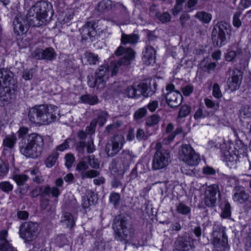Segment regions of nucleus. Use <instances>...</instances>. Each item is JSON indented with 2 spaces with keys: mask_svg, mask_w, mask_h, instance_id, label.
Returning <instances> with one entry per match:
<instances>
[{
  "mask_svg": "<svg viewBox=\"0 0 251 251\" xmlns=\"http://www.w3.org/2000/svg\"><path fill=\"white\" fill-rule=\"evenodd\" d=\"M27 127H21L17 133L19 138H22L19 143L20 152L27 158H34L41 154L44 148V139L42 136L33 133L24 137L28 133Z\"/></svg>",
  "mask_w": 251,
  "mask_h": 251,
  "instance_id": "f257e3e1",
  "label": "nucleus"
},
{
  "mask_svg": "<svg viewBox=\"0 0 251 251\" xmlns=\"http://www.w3.org/2000/svg\"><path fill=\"white\" fill-rule=\"evenodd\" d=\"M58 108L55 105H41L31 108L28 113V119L33 124L48 125L55 121Z\"/></svg>",
  "mask_w": 251,
  "mask_h": 251,
  "instance_id": "f03ea898",
  "label": "nucleus"
},
{
  "mask_svg": "<svg viewBox=\"0 0 251 251\" xmlns=\"http://www.w3.org/2000/svg\"><path fill=\"white\" fill-rule=\"evenodd\" d=\"M121 64H104L100 66L96 72V78L88 77V84L91 88L101 89L104 87L109 74L111 76L116 75Z\"/></svg>",
  "mask_w": 251,
  "mask_h": 251,
  "instance_id": "7ed1b4c3",
  "label": "nucleus"
},
{
  "mask_svg": "<svg viewBox=\"0 0 251 251\" xmlns=\"http://www.w3.org/2000/svg\"><path fill=\"white\" fill-rule=\"evenodd\" d=\"M156 151L153 157L151 166L154 170L164 169L171 162L170 152L168 150L163 149L162 144L158 142L155 147Z\"/></svg>",
  "mask_w": 251,
  "mask_h": 251,
  "instance_id": "20e7f679",
  "label": "nucleus"
},
{
  "mask_svg": "<svg viewBox=\"0 0 251 251\" xmlns=\"http://www.w3.org/2000/svg\"><path fill=\"white\" fill-rule=\"evenodd\" d=\"M231 26L227 23L221 22L217 24L212 31V40L214 44L218 47L225 45L226 43V35L230 34Z\"/></svg>",
  "mask_w": 251,
  "mask_h": 251,
  "instance_id": "39448f33",
  "label": "nucleus"
},
{
  "mask_svg": "<svg viewBox=\"0 0 251 251\" xmlns=\"http://www.w3.org/2000/svg\"><path fill=\"white\" fill-rule=\"evenodd\" d=\"M39 233L38 225L36 223L26 222L20 226L19 234L25 243H29L35 240Z\"/></svg>",
  "mask_w": 251,
  "mask_h": 251,
  "instance_id": "423d86ee",
  "label": "nucleus"
},
{
  "mask_svg": "<svg viewBox=\"0 0 251 251\" xmlns=\"http://www.w3.org/2000/svg\"><path fill=\"white\" fill-rule=\"evenodd\" d=\"M211 240L215 251L224 250L227 245V238L224 228L214 224Z\"/></svg>",
  "mask_w": 251,
  "mask_h": 251,
  "instance_id": "0eeeda50",
  "label": "nucleus"
},
{
  "mask_svg": "<svg viewBox=\"0 0 251 251\" xmlns=\"http://www.w3.org/2000/svg\"><path fill=\"white\" fill-rule=\"evenodd\" d=\"M179 156L180 159L190 166H196L200 161L199 155L189 145L185 144L181 146L179 151Z\"/></svg>",
  "mask_w": 251,
  "mask_h": 251,
  "instance_id": "6e6552de",
  "label": "nucleus"
},
{
  "mask_svg": "<svg viewBox=\"0 0 251 251\" xmlns=\"http://www.w3.org/2000/svg\"><path fill=\"white\" fill-rule=\"evenodd\" d=\"M127 221L124 218L114 220L113 228L115 232V238L120 241L126 242L130 237L131 230L127 226Z\"/></svg>",
  "mask_w": 251,
  "mask_h": 251,
  "instance_id": "1a4fd4ad",
  "label": "nucleus"
},
{
  "mask_svg": "<svg viewBox=\"0 0 251 251\" xmlns=\"http://www.w3.org/2000/svg\"><path fill=\"white\" fill-rule=\"evenodd\" d=\"M52 6L46 1H39L32 6L28 12L29 17H35L39 21L45 19L48 16V13L51 10Z\"/></svg>",
  "mask_w": 251,
  "mask_h": 251,
  "instance_id": "9d476101",
  "label": "nucleus"
},
{
  "mask_svg": "<svg viewBox=\"0 0 251 251\" xmlns=\"http://www.w3.org/2000/svg\"><path fill=\"white\" fill-rule=\"evenodd\" d=\"M125 143V139L124 136L115 135L111 139V143L106 145L105 151L107 155L110 157L116 155L123 148Z\"/></svg>",
  "mask_w": 251,
  "mask_h": 251,
  "instance_id": "9b49d317",
  "label": "nucleus"
},
{
  "mask_svg": "<svg viewBox=\"0 0 251 251\" xmlns=\"http://www.w3.org/2000/svg\"><path fill=\"white\" fill-rule=\"evenodd\" d=\"M166 100L168 104L172 107L178 106L182 101V97L178 91L175 90V86L168 84L166 86Z\"/></svg>",
  "mask_w": 251,
  "mask_h": 251,
  "instance_id": "f8f14e48",
  "label": "nucleus"
},
{
  "mask_svg": "<svg viewBox=\"0 0 251 251\" xmlns=\"http://www.w3.org/2000/svg\"><path fill=\"white\" fill-rule=\"evenodd\" d=\"M219 192L218 186L213 184L207 186L205 189L204 201L208 207H213L217 201L216 195Z\"/></svg>",
  "mask_w": 251,
  "mask_h": 251,
  "instance_id": "ddd939ff",
  "label": "nucleus"
},
{
  "mask_svg": "<svg viewBox=\"0 0 251 251\" xmlns=\"http://www.w3.org/2000/svg\"><path fill=\"white\" fill-rule=\"evenodd\" d=\"M13 29L14 33L19 36H22L26 32L27 26L24 16L18 15L15 17L13 21Z\"/></svg>",
  "mask_w": 251,
  "mask_h": 251,
  "instance_id": "4468645a",
  "label": "nucleus"
},
{
  "mask_svg": "<svg viewBox=\"0 0 251 251\" xmlns=\"http://www.w3.org/2000/svg\"><path fill=\"white\" fill-rule=\"evenodd\" d=\"M242 78V73L238 69H234L232 76L228 79L227 84L231 91L236 90L239 88Z\"/></svg>",
  "mask_w": 251,
  "mask_h": 251,
  "instance_id": "2eb2a0df",
  "label": "nucleus"
},
{
  "mask_svg": "<svg viewBox=\"0 0 251 251\" xmlns=\"http://www.w3.org/2000/svg\"><path fill=\"white\" fill-rule=\"evenodd\" d=\"M232 199L235 202L242 204L249 201L250 196L243 187L236 186L233 190Z\"/></svg>",
  "mask_w": 251,
  "mask_h": 251,
  "instance_id": "dca6fc26",
  "label": "nucleus"
},
{
  "mask_svg": "<svg viewBox=\"0 0 251 251\" xmlns=\"http://www.w3.org/2000/svg\"><path fill=\"white\" fill-rule=\"evenodd\" d=\"M193 239L190 237H178L175 242V246L179 251H187L192 247Z\"/></svg>",
  "mask_w": 251,
  "mask_h": 251,
  "instance_id": "f3484780",
  "label": "nucleus"
},
{
  "mask_svg": "<svg viewBox=\"0 0 251 251\" xmlns=\"http://www.w3.org/2000/svg\"><path fill=\"white\" fill-rule=\"evenodd\" d=\"M8 232L3 229L0 232V251H17L7 240Z\"/></svg>",
  "mask_w": 251,
  "mask_h": 251,
  "instance_id": "a211bd4d",
  "label": "nucleus"
},
{
  "mask_svg": "<svg viewBox=\"0 0 251 251\" xmlns=\"http://www.w3.org/2000/svg\"><path fill=\"white\" fill-rule=\"evenodd\" d=\"M154 91L151 90L147 84L141 83L138 85L135 84V94L136 98H138L141 96L144 97H148L152 95Z\"/></svg>",
  "mask_w": 251,
  "mask_h": 251,
  "instance_id": "6ab92c4d",
  "label": "nucleus"
},
{
  "mask_svg": "<svg viewBox=\"0 0 251 251\" xmlns=\"http://www.w3.org/2000/svg\"><path fill=\"white\" fill-rule=\"evenodd\" d=\"M115 54L116 56L124 55V57L127 60H132L135 55V51L130 48L125 49L123 47L120 46L115 51Z\"/></svg>",
  "mask_w": 251,
  "mask_h": 251,
  "instance_id": "aec40b11",
  "label": "nucleus"
},
{
  "mask_svg": "<svg viewBox=\"0 0 251 251\" xmlns=\"http://www.w3.org/2000/svg\"><path fill=\"white\" fill-rule=\"evenodd\" d=\"M126 167L119 160H113L109 166V169L113 174H118L123 175L125 173Z\"/></svg>",
  "mask_w": 251,
  "mask_h": 251,
  "instance_id": "412c9836",
  "label": "nucleus"
},
{
  "mask_svg": "<svg viewBox=\"0 0 251 251\" xmlns=\"http://www.w3.org/2000/svg\"><path fill=\"white\" fill-rule=\"evenodd\" d=\"M155 51L151 46H148L143 52L142 60L145 62L152 63L155 60Z\"/></svg>",
  "mask_w": 251,
  "mask_h": 251,
  "instance_id": "4be33fe9",
  "label": "nucleus"
},
{
  "mask_svg": "<svg viewBox=\"0 0 251 251\" xmlns=\"http://www.w3.org/2000/svg\"><path fill=\"white\" fill-rule=\"evenodd\" d=\"M134 155L132 151L128 150H124L121 155V159H119L126 167H127L131 162Z\"/></svg>",
  "mask_w": 251,
  "mask_h": 251,
  "instance_id": "5701e85b",
  "label": "nucleus"
},
{
  "mask_svg": "<svg viewBox=\"0 0 251 251\" xmlns=\"http://www.w3.org/2000/svg\"><path fill=\"white\" fill-rule=\"evenodd\" d=\"M236 57H239L241 59V60L244 61H249L250 57V55L248 54L247 55L243 54H236L235 51H230L227 52L225 55V58L227 61L230 62L234 60Z\"/></svg>",
  "mask_w": 251,
  "mask_h": 251,
  "instance_id": "b1692460",
  "label": "nucleus"
},
{
  "mask_svg": "<svg viewBox=\"0 0 251 251\" xmlns=\"http://www.w3.org/2000/svg\"><path fill=\"white\" fill-rule=\"evenodd\" d=\"M138 39L139 37L136 34H123L121 37V43L124 45L134 44L137 43Z\"/></svg>",
  "mask_w": 251,
  "mask_h": 251,
  "instance_id": "393cba45",
  "label": "nucleus"
},
{
  "mask_svg": "<svg viewBox=\"0 0 251 251\" xmlns=\"http://www.w3.org/2000/svg\"><path fill=\"white\" fill-rule=\"evenodd\" d=\"M61 222L67 227H73L75 223L74 217L70 213H65L61 219Z\"/></svg>",
  "mask_w": 251,
  "mask_h": 251,
  "instance_id": "a878e982",
  "label": "nucleus"
},
{
  "mask_svg": "<svg viewBox=\"0 0 251 251\" xmlns=\"http://www.w3.org/2000/svg\"><path fill=\"white\" fill-rule=\"evenodd\" d=\"M221 216L223 218H226L231 215V207L229 203L227 201H224L221 204Z\"/></svg>",
  "mask_w": 251,
  "mask_h": 251,
  "instance_id": "bb28decb",
  "label": "nucleus"
},
{
  "mask_svg": "<svg viewBox=\"0 0 251 251\" xmlns=\"http://www.w3.org/2000/svg\"><path fill=\"white\" fill-rule=\"evenodd\" d=\"M195 17L201 22L207 24L211 20L212 15L205 11H199L196 14Z\"/></svg>",
  "mask_w": 251,
  "mask_h": 251,
  "instance_id": "cd10ccee",
  "label": "nucleus"
},
{
  "mask_svg": "<svg viewBox=\"0 0 251 251\" xmlns=\"http://www.w3.org/2000/svg\"><path fill=\"white\" fill-rule=\"evenodd\" d=\"M42 193L45 195L51 194L52 197L56 198L60 195L59 189L56 187L46 186L43 189Z\"/></svg>",
  "mask_w": 251,
  "mask_h": 251,
  "instance_id": "c85d7f7f",
  "label": "nucleus"
},
{
  "mask_svg": "<svg viewBox=\"0 0 251 251\" xmlns=\"http://www.w3.org/2000/svg\"><path fill=\"white\" fill-rule=\"evenodd\" d=\"M82 61L88 62L89 63H95L97 61H100L99 56L95 53L87 52L84 53L82 57Z\"/></svg>",
  "mask_w": 251,
  "mask_h": 251,
  "instance_id": "c756f323",
  "label": "nucleus"
},
{
  "mask_svg": "<svg viewBox=\"0 0 251 251\" xmlns=\"http://www.w3.org/2000/svg\"><path fill=\"white\" fill-rule=\"evenodd\" d=\"M81 101L90 105H94L98 102V100L97 97L90 95H83L80 97Z\"/></svg>",
  "mask_w": 251,
  "mask_h": 251,
  "instance_id": "7c9ffc66",
  "label": "nucleus"
},
{
  "mask_svg": "<svg viewBox=\"0 0 251 251\" xmlns=\"http://www.w3.org/2000/svg\"><path fill=\"white\" fill-rule=\"evenodd\" d=\"M251 117V108L248 105L243 106L240 110L239 117L240 119L244 120Z\"/></svg>",
  "mask_w": 251,
  "mask_h": 251,
  "instance_id": "2f4dec72",
  "label": "nucleus"
},
{
  "mask_svg": "<svg viewBox=\"0 0 251 251\" xmlns=\"http://www.w3.org/2000/svg\"><path fill=\"white\" fill-rule=\"evenodd\" d=\"M120 92L124 95L125 97L136 98L135 94V84H134L133 86L128 87L126 89L120 90Z\"/></svg>",
  "mask_w": 251,
  "mask_h": 251,
  "instance_id": "473e14b6",
  "label": "nucleus"
},
{
  "mask_svg": "<svg viewBox=\"0 0 251 251\" xmlns=\"http://www.w3.org/2000/svg\"><path fill=\"white\" fill-rule=\"evenodd\" d=\"M17 139L14 135L6 136L3 140L4 146L9 148H12L15 145Z\"/></svg>",
  "mask_w": 251,
  "mask_h": 251,
  "instance_id": "72a5a7b5",
  "label": "nucleus"
},
{
  "mask_svg": "<svg viewBox=\"0 0 251 251\" xmlns=\"http://www.w3.org/2000/svg\"><path fill=\"white\" fill-rule=\"evenodd\" d=\"M58 153L56 152L53 153L49 156L46 160L45 164L47 167L51 168L54 165L56 160L58 158Z\"/></svg>",
  "mask_w": 251,
  "mask_h": 251,
  "instance_id": "f704fd0d",
  "label": "nucleus"
},
{
  "mask_svg": "<svg viewBox=\"0 0 251 251\" xmlns=\"http://www.w3.org/2000/svg\"><path fill=\"white\" fill-rule=\"evenodd\" d=\"M209 113L206 110H202V108H199L196 111L194 118L195 120H199L201 119H204L209 116Z\"/></svg>",
  "mask_w": 251,
  "mask_h": 251,
  "instance_id": "c9c22d12",
  "label": "nucleus"
},
{
  "mask_svg": "<svg viewBox=\"0 0 251 251\" xmlns=\"http://www.w3.org/2000/svg\"><path fill=\"white\" fill-rule=\"evenodd\" d=\"M42 58L48 59L50 60H52L55 56V54L54 51L52 48H47L42 51Z\"/></svg>",
  "mask_w": 251,
  "mask_h": 251,
  "instance_id": "e433bc0d",
  "label": "nucleus"
},
{
  "mask_svg": "<svg viewBox=\"0 0 251 251\" xmlns=\"http://www.w3.org/2000/svg\"><path fill=\"white\" fill-rule=\"evenodd\" d=\"M108 114L105 111H101L98 114V119L96 120L97 124L100 126H103L106 123Z\"/></svg>",
  "mask_w": 251,
  "mask_h": 251,
  "instance_id": "4c0bfd02",
  "label": "nucleus"
},
{
  "mask_svg": "<svg viewBox=\"0 0 251 251\" xmlns=\"http://www.w3.org/2000/svg\"><path fill=\"white\" fill-rule=\"evenodd\" d=\"M13 189V185L7 181L0 182V189L3 192L8 193Z\"/></svg>",
  "mask_w": 251,
  "mask_h": 251,
  "instance_id": "58836bf2",
  "label": "nucleus"
},
{
  "mask_svg": "<svg viewBox=\"0 0 251 251\" xmlns=\"http://www.w3.org/2000/svg\"><path fill=\"white\" fill-rule=\"evenodd\" d=\"M85 160L88 162L89 165L93 168L98 169L99 168V161L93 156H88L85 157Z\"/></svg>",
  "mask_w": 251,
  "mask_h": 251,
  "instance_id": "ea45409f",
  "label": "nucleus"
},
{
  "mask_svg": "<svg viewBox=\"0 0 251 251\" xmlns=\"http://www.w3.org/2000/svg\"><path fill=\"white\" fill-rule=\"evenodd\" d=\"M13 179L17 185H21L27 181L28 177L25 175H15L13 176Z\"/></svg>",
  "mask_w": 251,
  "mask_h": 251,
  "instance_id": "a19ab883",
  "label": "nucleus"
},
{
  "mask_svg": "<svg viewBox=\"0 0 251 251\" xmlns=\"http://www.w3.org/2000/svg\"><path fill=\"white\" fill-rule=\"evenodd\" d=\"M204 103L208 108H212L217 110L219 108V102H215L213 100L208 98H205L204 100Z\"/></svg>",
  "mask_w": 251,
  "mask_h": 251,
  "instance_id": "79ce46f5",
  "label": "nucleus"
},
{
  "mask_svg": "<svg viewBox=\"0 0 251 251\" xmlns=\"http://www.w3.org/2000/svg\"><path fill=\"white\" fill-rule=\"evenodd\" d=\"M99 175L98 171L96 170H89L81 173V176L82 178H93L98 176Z\"/></svg>",
  "mask_w": 251,
  "mask_h": 251,
  "instance_id": "37998d69",
  "label": "nucleus"
},
{
  "mask_svg": "<svg viewBox=\"0 0 251 251\" xmlns=\"http://www.w3.org/2000/svg\"><path fill=\"white\" fill-rule=\"evenodd\" d=\"M88 168V162L85 160V157L81 160L76 166V170L80 172L81 173L83 172H85Z\"/></svg>",
  "mask_w": 251,
  "mask_h": 251,
  "instance_id": "c03bdc74",
  "label": "nucleus"
},
{
  "mask_svg": "<svg viewBox=\"0 0 251 251\" xmlns=\"http://www.w3.org/2000/svg\"><path fill=\"white\" fill-rule=\"evenodd\" d=\"M176 209L177 212L181 214H187L190 212V207L182 203L178 204Z\"/></svg>",
  "mask_w": 251,
  "mask_h": 251,
  "instance_id": "a18cd8bd",
  "label": "nucleus"
},
{
  "mask_svg": "<svg viewBox=\"0 0 251 251\" xmlns=\"http://www.w3.org/2000/svg\"><path fill=\"white\" fill-rule=\"evenodd\" d=\"M212 95L216 99H219L222 97V94L220 86L217 83H215L213 85Z\"/></svg>",
  "mask_w": 251,
  "mask_h": 251,
  "instance_id": "49530a36",
  "label": "nucleus"
},
{
  "mask_svg": "<svg viewBox=\"0 0 251 251\" xmlns=\"http://www.w3.org/2000/svg\"><path fill=\"white\" fill-rule=\"evenodd\" d=\"M65 165L68 169H70L75 161V157L72 154L68 153L66 155Z\"/></svg>",
  "mask_w": 251,
  "mask_h": 251,
  "instance_id": "de8ad7c7",
  "label": "nucleus"
},
{
  "mask_svg": "<svg viewBox=\"0 0 251 251\" xmlns=\"http://www.w3.org/2000/svg\"><path fill=\"white\" fill-rule=\"evenodd\" d=\"M156 16L162 23L168 22L171 20V16L167 12H164L162 14L157 13Z\"/></svg>",
  "mask_w": 251,
  "mask_h": 251,
  "instance_id": "09e8293b",
  "label": "nucleus"
},
{
  "mask_svg": "<svg viewBox=\"0 0 251 251\" xmlns=\"http://www.w3.org/2000/svg\"><path fill=\"white\" fill-rule=\"evenodd\" d=\"M159 117L157 115H154L149 117L147 120V125L149 126H152L156 125L159 122Z\"/></svg>",
  "mask_w": 251,
  "mask_h": 251,
  "instance_id": "8fccbe9b",
  "label": "nucleus"
},
{
  "mask_svg": "<svg viewBox=\"0 0 251 251\" xmlns=\"http://www.w3.org/2000/svg\"><path fill=\"white\" fill-rule=\"evenodd\" d=\"M241 13L239 12H236L233 17L232 23L236 27H239L241 25V22L239 19Z\"/></svg>",
  "mask_w": 251,
  "mask_h": 251,
  "instance_id": "3c124183",
  "label": "nucleus"
},
{
  "mask_svg": "<svg viewBox=\"0 0 251 251\" xmlns=\"http://www.w3.org/2000/svg\"><path fill=\"white\" fill-rule=\"evenodd\" d=\"M149 136V134L145 133L143 129H138L137 131L136 138L138 140H146Z\"/></svg>",
  "mask_w": 251,
  "mask_h": 251,
  "instance_id": "603ef678",
  "label": "nucleus"
},
{
  "mask_svg": "<svg viewBox=\"0 0 251 251\" xmlns=\"http://www.w3.org/2000/svg\"><path fill=\"white\" fill-rule=\"evenodd\" d=\"M190 112V109L188 106H183L179 110L178 117L180 118L185 117Z\"/></svg>",
  "mask_w": 251,
  "mask_h": 251,
  "instance_id": "864d4df0",
  "label": "nucleus"
},
{
  "mask_svg": "<svg viewBox=\"0 0 251 251\" xmlns=\"http://www.w3.org/2000/svg\"><path fill=\"white\" fill-rule=\"evenodd\" d=\"M97 125V121L96 119H94L91 121L89 126L87 127L86 131L88 134H92L94 133L95 127Z\"/></svg>",
  "mask_w": 251,
  "mask_h": 251,
  "instance_id": "5fc2aeb1",
  "label": "nucleus"
},
{
  "mask_svg": "<svg viewBox=\"0 0 251 251\" xmlns=\"http://www.w3.org/2000/svg\"><path fill=\"white\" fill-rule=\"evenodd\" d=\"M120 199V196L118 193H113L110 196V201L115 205L118 204Z\"/></svg>",
  "mask_w": 251,
  "mask_h": 251,
  "instance_id": "6e6d98bb",
  "label": "nucleus"
},
{
  "mask_svg": "<svg viewBox=\"0 0 251 251\" xmlns=\"http://www.w3.org/2000/svg\"><path fill=\"white\" fill-rule=\"evenodd\" d=\"M147 110L145 108H141L138 109L134 114V117L136 119H139L145 116Z\"/></svg>",
  "mask_w": 251,
  "mask_h": 251,
  "instance_id": "4d7b16f0",
  "label": "nucleus"
},
{
  "mask_svg": "<svg viewBox=\"0 0 251 251\" xmlns=\"http://www.w3.org/2000/svg\"><path fill=\"white\" fill-rule=\"evenodd\" d=\"M216 67V64H205L204 66L202 67L204 71L211 73L215 70Z\"/></svg>",
  "mask_w": 251,
  "mask_h": 251,
  "instance_id": "13d9d810",
  "label": "nucleus"
},
{
  "mask_svg": "<svg viewBox=\"0 0 251 251\" xmlns=\"http://www.w3.org/2000/svg\"><path fill=\"white\" fill-rule=\"evenodd\" d=\"M22 76L25 80H30L33 76V70H25L23 73Z\"/></svg>",
  "mask_w": 251,
  "mask_h": 251,
  "instance_id": "bf43d9fd",
  "label": "nucleus"
},
{
  "mask_svg": "<svg viewBox=\"0 0 251 251\" xmlns=\"http://www.w3.org/2000/svg\"><path fill=\"white\" fill-rule=\"evenodd\" d=\"M193 91V87L191 85H187L182 89V92L184 96H188Z\"/></svg>",
  "mask_w": 251,
  "mask_h": 251,
  "instance_id": "052dcab7",
  "label": "nucleus"
},
{
  "mask_svg": "<svg viewBox=\"0 0 251 251\" xmlns=\"http://www.w3.org/2000/svg\"><path fill=\"white\" fill-rule=\"evenodd\" d=\"M158 106V102L157 100H152L150 101L148 104V109L151 112L154 111Z\"/></svg>",
  "mask_w": 251,
  "mask_h": 251,
  "instance_id": "680f3d73",
  "label": "nucleus"
},
{
  "mask_svg": "<svg viewBox=\"0 0 251 251\" xmlns=\"http://www.w3.org/2000/svg\"><path fill=\"white\" fill-rule=\"evenodd\" d=\"M181 131V129L180 128H178L176 129V130L175 131V133H171L168 135V139H167L166 138H165L164 139V142L165 144H168L171 141H173L176 135V133H178L179 132H180Z\"/></svg>",
  "mask_w": 251,
  "mask_h": 251,
  "instance_id": "e2e57ef3",
  "label": "nucleus"
},
{
  "mask_svg": "<svg viewBox=\"0 0 251 251\" xmlns=\"http://www.w3.org/2000/svg\"><path fill=\"white\" fill-rule=\"evenodd\" d=\"M87 150L88 152L92 153L95 150V146L94 144L93 140L91 138L87 144Z\"/></svg>",
  "mask_w": 251,
  "mask_h": 251,
  "instance_id": "0e129e2a",
  "label": "nucleus"
},
{
  "mask_svg": "<svg viewBox=\"0 0 251 251\" xmlns=\"http://www.w3.org/2000/svg\"><path fill=\"white\" fill-rule=\"evenodd\" d=\"M251 5V0H241L239 6L241 9L247 8Z\"/></svg>",
  "mask_w": 251,
  "mask_h": 251,
  "instance_id": "69168bd1",
  "label": "nucleus"
},
{
  "mask_svg": "<svg viewBox=\"0 0 251 251\" xmlns=\"http://www.w3.org/2000/svg\"><path fill=\"white\" fill-rule=\"evenodd\" d=\"M202 172L203 174L208 175H214L216 173L215 170L210 167H203L202 169Z\"/></svg>",
  "mask_w": 251,
  "mask_h": 251,
  "instance_id": "338daca9",
  "label": "nucleus"
},
{
  "mask_svg": "<svg viewBox=\"0 0 251 251\" xmlns=\"http://www.w3.org/2000/svg\"><path fill=\"white\" fill-rule=\"evenodd\" d=\"M69 148L68 141L66 140L62 144H60L56 148V150L59 151H63Z\"/></svg>",
  "mask_w": 251,
  "mask_h": 251,
  "instance_id": "774afa93",
  "label": "nucleus"
}]
</instances>
